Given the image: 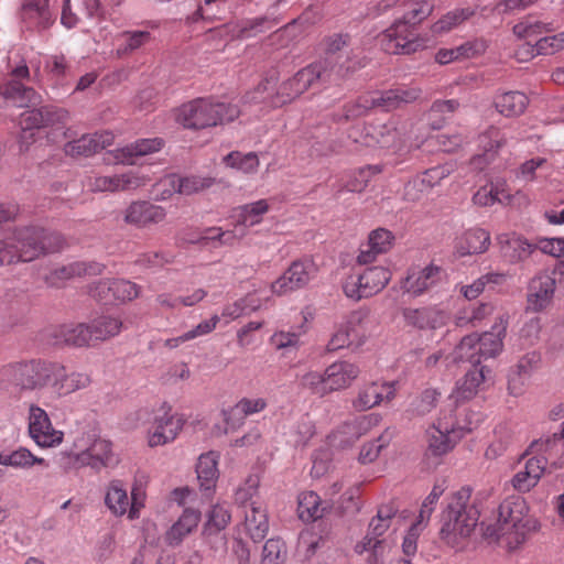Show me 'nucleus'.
<instances>
[{
  "mask_svg": "<svg viewBox=\"0 0 564 564\" xmlns=\"http://www.w3.org/2000/svg\"><path fill=\"white\" fill-rule=\"evenodd\" d=\"M478 144L482 154L475 156L473 163L480 166L482 160L488 163L494 159L497 151L506 144L505 133L499 128L490 127L478 137Z\"/></svg>",
  "mask_w": 564,
  "mask_h": 564,
  "instance_id": "nucleus-48",
  "label": "nucleus"
},
{
  "mask_svg": "<svg viewBox=\"0 0 564 564\" xmlns=\"http://www.w3.org/2000/svg\"><path fill=\"white\" fill-rule=\"evenodd\" d=\"M152 41V35L145 30H129L118 33L113 37V55L117 58H126L135 51L148 45Z\"/></svg>",
  "mask_w": 564,
  "mask_h": 564,
  "instance_id": "nucleus-36",
  "label": "nucleus"
},
{
  "mask_svg": "<svg viewBox=\"0 0 564 564\" xmlns=\"http://www.w3.org/2000/svg\"><path fill=\"white\" fill-rule=\"evenodd\" d=\"M498 239L505 254L510 257L512 261L527 259L535 249L534 245L514 234L501 235Z\"/></svg>",
  "mask_w": 564,
  "mask_h": 564,
  "instance_id": "nucleus-51",
  "label": "nucleus"
},
{
  "mask_svg": "<svg viewBox=\"0 0 564 564\" xmlns=\"http://www.w3.org/2000/svg\"><path fill=\"white\" fill-rule=\"evenodd\" d=\"M115 135L110 131L85 134L77 140L67 142L64 151L70 156H89L112 144Z\"/></svg>",
  "mask_w": 564,
  "mask_h": 564,
  "instance_id": "nucleus-30",
  "label": "nucleus"
},
{
  "mask_svg": "<svg viewBox=\"0 0 564 564\" xmlns=\"http://www.w3.org/2000/svg\"><path fill=\"white\" fill-rule=\"evenodd\" d=\"M564 449L563 444L557 438V433L546 440L533 442L523 458L527 456H546L552 459L560 451Z\"/></svg>",
  "mask_w": 564,
  "mask_h": 564,
  "instance_id": "nucleus-63",
  "label": "nucleus"
},
{
  "mask_svg": "<svg viewBox=\"0 0 564 564\" xmlns=\"http://www.w3.org/2000/svg\"><path fill=\"white\" fill-rule=\"evenodd\" d=\"M243 528L253 542L262 541L269 531V521L265 510L257 502H252L245 511Z\"/></svg>",
  "mask_w": 564,
  "mask_h": 564,
  "instance_id": "nucleus-41",
  "label": "nucleus"
},
{
  "mask_svg": "<svg viewBox=\"0 0 564 564\" xmlns=\"http://www.w3.org/2000/svg\"><path fill=\"white\" fill-rule=\"evenodd\" d=\"M494 306L489 303H482L478 306H468L460 310L456 316V325L459 327L473 326L477 327L481 322L491 315Z\"/></svg>",
  "mask_w": 564,
  "mask_h": 564,
  "instance_id": "nucleus-57",
  "label": "nucleus"
},
{
  "mask_svg": "<svg viewBox=\"0 0 564 564\" xmlns=\"http://www.w3.org/2000/svg\"><path fill=\"white\" fill-rule=\"evenodd\" d=\"M164 147L161 138L139 139L126 147L116 149L108 153V163L133 165L135 159L159 152Z\"/></svg>",
  "mask_w": 564,
  "mask_h": 564,
  "instance_id": "nucleus-20",
  "label": "nucleus"
},
{
  "mask_svg": "<svg viewBox=\"0 0 564 564\" xmlns=\"http://www.w3.org/2000/svg\"><path fill=\"white\" fill-rule=\"evenodd\" d=\"M547 464L549 457L546 456L527 458L523 468L518 470L511 479L513 489L521 494L529 492L541 480Z\"/></svg>",
  "mask_w": 564,
  "mask_h": 564,
  "instance_id": "nucleus-26",
  "label": "nucleus"
},
{
  "mask_svg": "<svg viewBox=\"0 0 564 564\" xmlns=\"http://www.w3.org/2000/svg\"><path fill=\"white\" fill-rule=\"evenodd\" d=\"M481 359L482 356L478 351L477 334L465 336L452 354L453 362L467 361L473 365V368L478 367Z\"/></svg>",
  "mask_w": 564,
  "mask_h": 564,
  "instance_id": "nucleus-52",
  "label": "nucleus"
},
{
  "mask_svg": "<svg viewBox=\"0 0 564 564\" xmlns=\"http://www.w3.org/2000/svg\"><path fill=\"white\" fill-rule=\"evenodd\" d=\"M380 421L379 414L370 413L346 422L332 434V443L340 446L350 445L377 426Z\"/></svg>",
  "mask_w": 564,
  "mask_h": 564,
  "instance_id": "nucleus-24",
  "label": "nucleus"
},
{
  "mask_svg": "<svg viewBox=\"0 0 564 564\" xmlns=\"http://www.w3.org/2000/svg\"><path fill=\"white\" fill-rule=\"evenodd\" d=\"M381 172L378 165H369L351 172L347 175V180H341L336 188V194L343 192L361 193L368 185L370 177Z\"/></svg>",
  "mask_w": 564,
  "mask_h": 564,
  "instance_id": "nucleus-49",
  "label": "nucleus"
},
{
  "mask_svg": "<svg viewBox=\"0 0 564 564\" xmlns=\"http://www.w3.org/2000/svg\"><path fill=\"white\" fill-rule=\"evenodd\" d=\"M551 165L545 158L536 156L523 162L517 172V177L525 182H534L541 176H546Z\"/></svg>",
  "mask_w": 564,
  "mask_h": 564,
  "instance_id": "nucleus-58",
  "label": "nucleus"
},
{
  "mask_svg": "<svg viewBox=\"0 0 564 564\" xmlns=\"http://www.w3.org/2000/svg\"><path fill=\"white\" fill-rule=\"evenodd\" d=\"M240 115L237 106L197 98L178 108L176 119L188 129H206L234 121Z\"/></svg>",
  "mask_w": 564,
  "mask_h": 564,
  "instance_id": "nucleus-8",
  "label": "nucleus"
},
{
  "mask_svg": "<svg viewBox=\"0 0 564 564\" xmlns=\"http://www.w3.org/2000/svg\"><path fill=\"white\" fill-rule=\"evenodd\" d=\"M475 14L471 8H458L444 14L432 25L433 34H444L457 28Z\"/></svg>",
  "mask_w": 564,
  "mask_h": 564,
  "instance_id": "nucleus-54",
  "label": "nucleus"
},
{
  "mask_svg": "<svg viewBox=\"0 0 564 564\" xmlns=\"http://www.w3.org/2000/svg\"><path fill=\"white\" fill-rule=\"evenodd\" d=\"M482 421L478 412L466 413L465 419L454 417L452 411H442L435 423L426 430L427 453L443 456Z\"/></svg>",
  "mask_w": 564,
  "mask_h": 564,
  "instance_id": "nucleus-7",
  "label": "nucleus"
},
{
  "mask_svg": "<svg viewBox=\"0 0 564 564\" xmlns=\"http://www.w3.org/2000/svg\"><path fill=\"white\" fill-rule=\"evenodd\" d=\"M104 268L105 267L98 262L76 261L54 268L45 276V281L51 286H59L65 281L76 276L99 275L102 273Z\"/></svg>",
  "mask_w": 564,
  "mask_h": 564,
  "instance_id": "nucleus-29",
  "label": "nucleus"
},
{
  "mask_svg": "<svg viewBox=\"0 0 564 564\" xmlns=\"http://www.w3.org/2000/svg\"><path fill=\"white\" fill-rule=\"evenodd\" d=\"M556 289L553 273L541 272L531 279L527 292V310L543 312L552 304Z\"/></svg>",
  "mask_w": 564,
  "mask_h": 564,
  "instance_id": "nucleus-17",
  "label": "nucleus"
},
{
  "mask_svg": "<svg viewBox=\"0 0 564 564\" xmlns=\"http://www.w3.org/2000/svg\"><path fill=\"white\" fill-rule=\"evenodd\" d=\"M200 521V512L196 509L187 508L183 511L178 520L166 532L165 540L170 545L180 544L183 539L191 534Z\"/></svg>",
  "mask_w": 564,
  "mask_h": 564,
  "instance_id": "nucleus-44",
  "label": "nucleus"
},
{
  "mask_svg": "<svg viewBox=\"0 0 564 564\" xmlns=\"http://www.w3.org/2000/svg\"><path fill=\"white\" fill-rule=\"evenodd\" d=\"M513 197L507 182L498 180L480 186L473 195L471 200L478 207H490L496 203L509 206L512 204Z\"/></svg>",
  "mask_w": 564,
  "mask_h": 564,
  "instance_id": "nucleus-32",
  "label": "nucleus"
},
{
  "mask_svg": "<svg viewBox=\"0 0 564 564\" xmlns=\"http://www.w3.org/2000/svg\"><path fill=\"white\" fill-rule=\"evenodd\" d=\"M0 465L23 469H29L34 465L48 466L44 458L33 455L32 452L25 447H19L13 452H1Z\"/></svg>",
  "mask_w": 564,
  "mask_h": 564,
  "instance_id": "nucleus-50",
  "label": "nucleus"
},
{
  "mask_svg": "<svg viewBox=\"0 0 564 564\" xmlns=\"http://www.w3.org/2000/svg\"><path fill=\"white\" fill-rule=\"evenodd\" d=\"M318 267L312 258H302L291 263L289 269L271 284L276 295H283L305 286L316 276Z\"/></svg>",
  "mask_w": 564,
  "mask_h": 564,
  "instance_id": "nucleus-14",
  "label": "nucleus"
},
{
  "mask_svg": "<svg viewBox=\"0 0 564 564\" xmlns=\"http://www.w3.org/2000/svg\"><path fill=\"white\" fill-rule=\"evenodd\" d=\"M51 389L57 397H65L87 388L91 380L85 372H67L66 367L59 362L54 364Z\"/></svg>",
  "mask_w": 564,
  "mask_h": 564,
  "instance_id": "nucleus-27",
  "label": "nucleus"
},
{
  "mask_svg": "<svg viewBox=\"0 0 564 564\" xmlns=\"http://www.w3.org/2000/svg\"><path fill=\"white\" fill-rule=\"evenodd\" d=\"M395 397L393 382H369L358 389L351 404L356 411H367L379 405L383 400L390 401Z\"/></svg>",
  "mask_w": 564,
  "mask_h": 564,
  "instance_id": "nucleus-21",
  "label": "nucleus"
},
{
  "mask_svg": "<svg viewBox=\"0 0 564 564\" xmlns=\"http://www.w3.org/2000/svg\"><path fill=\"white\" fill-rule=\"evenodd\" d=\"M417 87L401 86L381 93H368L360 96L355 102L345 106V118L354 119L364 116L369 109L381 108L391 111L402 105L413 102L421 96Z\"/></svg>",
  "mask_w": 564,
  "mask_h": 564,
  "instance_id": "nucleus-9",
  "label": "nucleus"
},
{
  "mask_svg": "<svg viewBox=\"0 0 564 564\" xmlns=\"http://www.w3.org/2000/svg\"><path fill=\"white\" fill-rule=\"evenodd\" d=\"M57 343L75 347L94 346L89 323L62 325L54 335Z\"/></svg>",
  "mask_w": 564,
  "mask_h": 564,
  "instance_id": "nucleus-46",
  "label": "nucleus"
},
{
  "mask_svg": "<svg viewBox=\"0 0 564 564\" xmlns=\"http://www.w3.org/2000/svg\"><path fill=\"white\" fill-rule=\"evenodd\" d=\"M90 334L94 345L106 341L120 334L122 321L118 316L101 314L89 322Z\"/></svg>",
  "mask_w": 564,
  "mask_h": 564,
  "instance_id": "nucleus-45",
  "label": "nucleus"
},
{
  "mask_svg": "<svg viewBox=\"0 0 564 564\" xmlns=\"http://www.w3.org/2000/svg\"><path fill=\"white\" fill-rule=\"evenodd\" d=\"M490 245V235L481 228H471L457 239L456 250L460 256L485 252Z\"/></svg>",
  "mask_w": 564,
  "mask_h": 564,
  "instance_id": "nucleus-47",
  "label": "nucleus"
},
{
  "mask_svg": "<svg viewBox=\"0 0 564 564\" xmlns=\"http://www.w3.org/2000/svg\"><path fill=\"white\" fill-rule=\"evenodd\" d=\"M497 111L508 118L521 116L528 105V96L519 90L499 93L494 99Z\"/></svg>",
  "mask_w": 564,
  "mask_h": 564,
  "instance_id": "nucleus-42",
  "label": "nucleus"
},
{
  "mask_svg": "<svg viewBox=\"0 0 564 564\" xmlns=\"http://www.w3.org/2000/svg\"><path fill=\"white\" fill-rule=\"evenodd\" d=\"M30 437L40 447H55L63 442L64 433L54 429L46 411L36 404H31L28 414Z\"/></svg>",
  "mask_w": 564,
  "mask_h": 564,
  "instance_id": "nucleus-15",
  "label": "nucleus"
},
{
  "mask_svg": "<svg viewBox=\"0 0 564 564\" xmlns=\"http://www.w3.org/2000/svg\"><path fill=\"white\" fill-rule=\"evenodd\" d=\"M54 364L32 359L8 365L2 372L21 391H40L51 388Z\"/></svg>",
  "mask_w": 564,
  "mask_h": 564,
  "instance_id": "nucleus-10",
  "label": "nucleus"
},
{
  "mask_svg": "<svg viewBox=\"0 0 564 564\" xmlns=\"http://www.w3.org/2000/svg\"><path fill=\"white\" fill-rule=\"evenodd\" d=\"M341 76V67L336 68L333 61L325 58L302 68L279 87H276L278 75L273 72L258 85L256 94H265L261 100L268 101L275 108L282 107L301 96L315 83H332Z\"/></svg>",
  "mask_w": 564,
  "mask_h": 564,
  "instance_id": "nucleus-2",
  "label": "nucleus"
},
{
  "mask_svg": "<svg viewBox=\"0 0 564 564\" xmlns=\"http://www.w3.org/2000/svg\"><path fill=\"white\" fill-rule=\"evenodd\" d=\"M214 184L215 178L209 176L189 175L182 177L176 174H170L161 178L154 185V188L156 189L161 199H166L174 193L182 195H193L210 188Z\"/></svg>",
  "mask_w": 564,
  "mask_h": 564,
  "instance_id": "nucleus-16",
  "label": "nucleus"
},
{
  "mask_svg": "<svg viewBox=\"0 0 564 564\" xmlns=\"http://www.w3.org/2000/svg\"><path fill=\"white\" fill-rule=\"evenodd\" d=\"M151 176L141 171H129L119 175H93L86 181L87 188L93 193L126 192L145 186Z\"/></svg>",
  "mask_w": 564,
  "mask_h": 564,
  "instance_id": "nucleus-13",
  "label": "nucleus"
},
{
  "mask_svg": "<svg viewBox=\"0 0 564 564\" xmlns=\"http://www.w3.org/2000/svg\"><path fill=\"white\" fill-rule=\"evenodd\" d=\"M361 370L358 364L339 359L325 368L328 394L346 390L357 380Z\"/></svg>",
  "mask_w": 564,
  "mask_h": 564,
  "instance_id": "nucleus-23",
  "label": "nucleus"
},
{
  "mask_svg": "<svg viewBox=\"0 0 564 564\" xmlns=\"http://www.w3.org/2000/svg\"><path fill=\"white\" fill-rule=\"evenodd\" d=\"M370 324L369 314L358 310L351 312L340 325L344 327L347 335H349L352 347L359 348L370 336Z\"/></svg>",
  "mask_w": 564,
  "mask_h": 564,
  "instance_id": "nucleus-38",
  "label": "nucleus"
},
{
  "mask_svg": "<svg viewBox=\"0 0 564 564\" xmlns=\"http://www.w3.org/2000/svg\"><path fill=\"white\" fill-rule=\"evenodd\" d=\"M440 397L441 393L436 389H425L411 402L410 411L414 415H426L436 406Z\"/></svg>",
  "mask_w": 564,
  "mask_h": 564,
  "instance_id": "nucleus-64",
  "label": "nucleus"
},
{
  "mask_svg": "<svg viewBox=\"0 0 564 564\" xmlns=\"http://www.w3.org/2000/svg\"><path fill=\"white\" fill-rule=\"evenodd\" d=\"M394 236L384 228L372 230L368 237L367 249H362L357 257L360 264H367L375 260L377 254L387 252L393 243Z\"/></svg>",
  "mask_w": 564,
  "mask_h": 564,
  "instance_id": "nucleus-39",
  "label": "nucleus"
},
{
  "mask_svg": "<svg viewBox=\"0 0 564 564\" xmlns=\"http://www.w3.org/2000/svg\"><path fill=\"white\" fill-rule=\"evenodd\" d=\"M269 210L270 204L268 199H259L235 208L231 218L234 228L239 232V237L243 238L249 228L260 225Z\"/></svg>",
  "mask_w": 564,
  "mask_h": 564,
  "instance_id": "nucleus-25",
  "label": "nucleus"
},
{
  "mask_svg": "<svg viewBox=\"0 0 564 564\" xmlns=\"http://www.w3.org/2000/svg\"><path fill=\"white\" fill-rule=\"evenodd\" d=\"M231 516L228 508L224 505H215L207 513V521L203 533L210 535L224 530L230 522Z\"/></svg>",
  "mask_w": 564,
  "mask_h": 564,
  "instance_id": "nucleus-61",
  "label": "nucleus"
},
{
  "mask_svg": "<svg viewBox=\"0 0 564 564\" xmlns=\"http://www.w3.org/2000/svg\"><path fill=\"white\" fill-rule=\"evenodd\" d=\"M30 80V69L25 63L11 68L7 76L0 80V96L20 108H30L20 116L21 133L19 138L20 150L24 151L35 141V131L43 128L62 129L68 121L66 109L56 106H43L42 97L32 87L25 85Z\"/></svg>",
  "mask_w": 564,
  "mask_h": 564,
  "instance_id": "nucleus-1",
  "label": "nucleus"
},
{
  "mask_svg": "<svg viewBox=\"0 0 564 564\" xmlns=\"http://www.w3.org/2000/svg\"><path fill=\"white\" fill-rule=\"evenodd\" d=\"M299 384L302 389L319 398L328 395L325 370L323 372L317 370L306 371L300 377Z\"/></svg>",
  "mask_w": 564,
  "mask_h": 564,
  "instance_id": "nucleus-62",
  "label": "nucleus"
},
{
  "mask_svg": "<svg viewBox=\"0 0 564 564\" xmlns=\"http://www.w3.org/2000/svg\"><path fill=\"white\" fill-rule=\"evenodd\" d=\"M105 505L115 517L128 516L130 499L122 480L113 479L109 481L105 490Z\"/></svg>",
  "mask_w": 564,
  "mask_h": 564,
  "instance_id": "nucleus-43",
  "label": "nucleus"
},
{
  "mask_svg": "<svg viewBox=\"0 0 564 564\" xmlns=\"http://www.w3.org/2000/svg\"><path fill=\"white\" fill-rule=\"evenodd\" d=\"M113 463L111 443L104 438H94L87 448L74 455L76 467H91L100 470Z\"/></svg>",
  "mask_w": 564,
  "mask_h": 564,
  "instance_id": "nucleus-22",
  "label": "nucleus"
},
{
  "mask_svg": "<svg viewBox=\"0 0 564 564\" xmlns=\"http://www.w3.org/2000/svg\"><path fill=\"white\" fill-rule=\"evenodd\" d=\"M322 500L314 491H303L299 495L297 512L305 522L314 521L323 516Z\"/></svg>",
  "mask_w": 564,
  "mask_h": 564,
  "instance_id": "nucleus-55",
  "label": "nucleus"
},
{
  "mask_svg": "<svg viewBox=\"0 0 564 564\" xmlns=\"http://www.w3.org/2000/svg\"><path fill=\"white\" fill-rule=\"evenodd\" d=\"M442 279V269L430 264L424 268H412L401 282V289L412 295H421L433 288Z\"/></svg>",
  "mask_w": 564,
  "mask_h": 564,
  "instance_id": "nucleus-28",
  "label": "nucleus"
},
{
  "mask_svg": "<svg viewBox=\"0 0 564 564\" xmlns=\"http://www.w3.org/2000/svg\"><path fill=\"white\" fill-rule=\"evenodd\" d=\"M224 163L232 169H237L245 174H253L258 171L259 159L253 152L241 153L239 151H232L224 158Z\"/></svg>",
  "mask_w": 564,
  "mask_h": 564,
  "instance_id": "nucleus-60",
  "label": "nucleus"
},
{
  "mask_svg": "<svg viewBox=\"0 0 564 564\" xmlns=\"http://www.w3.org/2000/svg\"><path fill=\"white\" fill-rule=\"evenodd\" d=\"M186 420L183 414L162 408L154 413L147 429V444L154 448L173 443L181 434Z\"/></svg>",
  "mask_w": 564,
  "mask_h": 564,
  "instance_id": "nucleus-12",
  "label": "nucleus"
},
{
  "mask_svg": "<svg viewBox=\"0 0 564 564\" xmlns=\"http://www.w3.org/2000/svg\"><path fill=\"white\" fill-rule=\"evenodd\" d=\"M553 30L554 28L551 23H545L532 15H527L513 25L512 33L518 40H527L543 33H550Z\"/></svg>",
  "mask_w": 564,
  "mask_h": 564,
  "instance_id": "nucleus-53",
  "label": "nucleus"
},
{
  "mask_svg": "<svg viewBox=\"0 0 564 564\" xmlns=\"http://www.w3.org/2000/svg\"><path fill=\"white\" fill-rule=\"evenodd\" d=\"M392 543L388 539H378L366 534L356 543L354 551L360 556H365L366 564H386L392 551Z\"/></svg>",
  "mask_w": 564,
  "mask_h": 564,
  "instance_id": "nucleus-34",
  "label": "nucleus"
},
{
  "mask_svg": "<svg viewBox=\"0 0 564 564\" xmlns=\"http://www.w3.org/2000/svg\"><path fill=\"white\" fill-rule=\"evenodd\" d=\"M282 2L284 0H274L264 14L238 21L232 30L234 36L249 39L274 28L280 22L276 11Z\"/></svg>",
  "mask_w": 564,
  "mask_h": 564,
  "instance_id": "nucleus-19",
  "label": "nucleus"
},
{
  "mask_svg": "<svg viewBox=\"0 0 564 564\" xmlns=\"http://www.w3.org/2000/svg\"><path fill=\"white\" fill-rule=\"evenodd\" d=\"M218 459L219 454L212 451L202 454L196 465L197 479L199 481L200 489L206 492L205 495L207 497L210 496L219 476Z\"/></svg>",
  "mask_w": 564,
  "mask_h": 564,
  "instance_id": "nucleus-40",
  "label": "nucleus"
},
{
  "mask_svg": "<svg viewBox=\"0 0 564 564\" xmlns=\"http://www.w3.org/2000/svg\"><path fill=\"white\" fill-rule=\"evenodd\" d=\"M524 498L511 496L505 499L498 508L495 523L481 522L482 535L490 542H505L510 549L519 545L528 532L536 528V520L529 514Z\"/></svg>",
  "mask_w": 564,
  "mask_h": 564,
  "instance_id": "nucleus-5",
  "label": "nucleus"
},
{
  "mask_svg": "<svg viewBox=\"0 0 564 564\" xmlns=\"http://www.w3.org/2000/svg\"><path fill=\"white\" fill-rule=\"evenodd\" d=\"M20 15L30 29L45 30L54 22L48 0H23Z\"/></svg>",
  "mask_w": 564,
  "mask_h": 564,
  "instance_id": "nucleus-33",
  "label": "nucleus"
},
{
  "mask_svg": "<svg viewBox=\"0 0 564 564\" xmlns=\"http://www.w3.org/2000/svg\"><path fill=\"white\" fill-rule=\"evenodd\" d=\"M123 214L124 223L137 228H148L163 223L166 218L164 207L148 200L132 202Z\"/></svg>",
  "mask_w": 564,
  "mask_h": 564,
  "instance_id": "nucleus-18",
  "label": "nucleus"
},
{
  "mask_svg": "<svg viewBox=\"0 0 564 564\" xmlns=\"http://www.w3.org/2000/svg\"><path fill=\"white\" fill-rule=\"evenodd\" d=\"M471 489L462 487L447 498L441 516L440 539L449 547L463 551L479 521V510L470 503Z\"/></svg>",
  "mask_w": 564,
  "mask_h": 564,
  "instance_id": "nucleus-4",
  "label": "nucleus"
},
{
  "mask_svg": "<svg viewBox=\"0 0 564 564\" xmlns=\"http://www.w3.org/2000/svg\"><path fill=\"white\" fill-rule=\"evenodd\" d=\"M391 280L389 269L380 265L366 268L362 272L349 274L343 284L347 297L359 301L381 292Z\"/></svg>",
  "mask_w": 564,
  "mask_h": 564,
  "instance_id": "nucleus-11",
  "label": "nucleus"
},
{
  "mask_svg": "<svg viewBox=\"0 0 564 564\" xmlns=\"http://www.w3.org/2000/svg\"><path fill=\"white\" fill-rule=\"evenodd\" d=\"M397 509L388 503L378 508L377 514L371 519L368 525L367 534L383 539L382 535L390 529L395 518Z\"/></svg>",
  "mask_w": 564,
  "mask_h": 564,
  "instance_id": "nucleus-56",
  "label": "nucleus"
},
{
  "mask_svg": "<svg viewBox=\"0 0 564 564\" xmlns=\"http://www.w3.org/2000/svg\"><path fill=\"white\" fill-rule=\"evenodd\" d=\"M403 316L409 325L421 329L440 328L443 327L448 321V313L436 306L406 308L403 312Z\"/></svg>",
  "mask_w": 564,
  "mask_h": 564,
  "instance_id": "nucleus-35",
  "label": "nucleus"
},
{
  "mask_svg": "<svg viewBox=\"0 0 564 564\" xmlns=\"http://www.w3.org/2000/svg\"><path fill=\"white\" fill-rule=\"evenodd\" d=\"M507 324L508 319L506 316L499 315L490 332H486L480 336L477 335L478 351H480L482 359L496 357L502 350V339L506 335Z\"/></svg>",
  "mask_w": 564,
  "mask_h": 564,
  "instance_id": "nucleus-37",
  "label": "nucleus"
},
{
  "mask_svg": "<svg viewBox=\"0 0 564 564\" xmlns=\"http://www.w3.org/2000/svg\"><path fill=\"white\" fill-rule=\"evenodd\" d=\"M260 307V301L254 295H247L224 306L221 317L227 318V323L239 318L240 316L254 312Z\"/></svg>",
  "mask_w": 564,
  "mask_h": 564,
  "instance_id": "nucleus-59",
  "label": "nucleus"
},
{
  "mask_svg": "<svg viewBox=\"0 0 564 564\" xmlns=\"http://www.w3.org/2000/svg\"><path fill=\"white\" fill-rule=\"evenodd\" d=\"M490 370L485 367H474L457 381L455 389L449 395V401L457 405L460 402L473 399L479 391L481 384L485 383L487 375Z\"/></svg>",
  "mask_w": 564,
  "mask_h": 564,
  "instance_id": "nucleus-31",
  "label": "nucleus"
},
{
  "mask_svg": "<svg viewBox=\"0 0 564 564\" xmlns=\"http://www.w3.org/2000/svg\"><path fill=\"white\" fill-rule=\"evenodd\" d=\"M433 10L429 0H415L409 10L378 36L381 48L389 54H411L426 46V40L416 32V25Z\"/></svg>",
  "mask_w": 564,
  "mask_h": 564,
  "instance_id": "nucleus-6",
  "label": "nucleus"
},
{
  "mask_svg": "<svg viewBox=\"0 0 564 564\" xmlns=\"http://www.w3.org/2000/svg\"><path fill=\"white\" fill-rule=\"evenodd\" d=\"M64 237L37 225L17 227L4 240H0V265L31 262L41 256L61 251Z\"/></svg>",
  "mask_w": 564,
  "mask_h": 564,
  "instance_id": "nucleus-3",
  "label": "nucleus"
}]
</instances>
